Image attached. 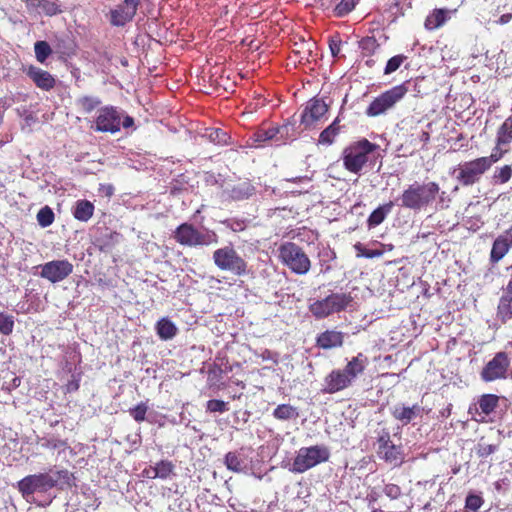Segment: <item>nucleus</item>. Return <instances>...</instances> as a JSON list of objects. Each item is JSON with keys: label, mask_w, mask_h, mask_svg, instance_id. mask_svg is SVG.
Returning a JSON list of instances; mask_svg holds the SVG:
<instances>
[{"label": "nucleus", "mask_w": 512, "mask_h": 512, "mask_svg": "<svg viewBox=\"0 0 512 512\" xmlns=\"http://www.w3.org/2000/svg\"><path fill=\"white\" fill-rule=\"evenodd\" d=\"M498 145L508 146L512 142V117H508L499 127L496 136Z\"/></svg>", "instance_id": "30"}, {"label": "nucleus", "mask_w": 512, "mask_h": 512, "mask_svg": "<svg viewBox=\"0 0 512 512\" xmlns=\"http://www.w3.org/2000/svg\"><path fill=\"white\" fill-rule=\"evenodd\" d=\"M223 224L234 232L243 231L245 229V222L242 220L227 219Z\"/></svg>", "instance_id": "52"}, {"label": "nucleus", "mask_w": 512, "mask_h": 512, "mask_svg": "<svg viewBox=\"0 0 512 512\" xmlns=\"http://www.w3.org/2000/svg\"><path fill=\"white\" fill-rule=\"evenodd\" d=\"M37 221L43 228L50 226L54 221L53 210L48 206L41 208L37 213Z\"/></svg>", "instance_id": "41"}, {"label": "nucleus", "mask_w": 512, "mask_h": 512, "mask_svg": "<svg viewBox=\"0 0 512 512\" xmlns=\"http://www.w3.org/2000/svg\"><path fill=\"white\" fill-rule=\"evenodd\" d=\"M329 458L330 450L325 445L302 447L298 450L289 470L293 473H304L318 464L327 462Z\"/></svg>", "instance_id": "4"}, {"label": "nucleus", "mask_w": 512, "mask_h": 512, "mask_svg": "<svg viewBox=\"0 0 512 512\" xmlns=\"http://www.w3.org/2000/svg\"><path fill=\"white\" fill-rule=\"evenodd\" d=\"M446 21V10L444 9H436L433 13L427 17L425 21V26L428 29L439 28Z\"/></svg>", "instance_id": "37"}, {"label": "nucleus", "mask_w": 512, "mask_h": 512, "mask_svg": "<svg viewBox=\"0 0 512 512\" xmlns=\"http://www.w3.org/2000/svg\"><path fill=\"white\" fill-rule=\"evenodd\" d=\"M440 187L436 182L408 185L399 196L400 206L413 211H420L429 206L439 195Z\"/></svg>", "instance_id": "2"}, {"label": "nucleus", "mask_w": 512, "mask_h": 512, "mask_svg": "<svg viewBox=\"0 0 512 512\" xmlns=\"http://www.w3.org/2000/svg\"><path fill=\"white\" fill-rule=\"evenodd\" d=\"M497 316L502 322L512 318V279L508 282L499 300Z\"/></svg>", "instance_id": "24"}, {"label": "nucleus", "mask_w": 512, "mask_h": 512, "mask_svg": "<svg viewBox=\"0 0 512 512\" xmlns=\"http://www.w3.org/2000/svg\"><path fill=\"white\" fill-rule=\"evenodd\" d=\"M78 388H79L78 380L69 381L66 385V391L69 393L78 390Z\"/></svg>", "instance_id": "59"}, {"label": "nucleus", "mask_w": 512, "mask_h": 512, "mask_svg": "<svg viewBox=\"0 0 512 512\" xmlns=\"http://www.w3.org/2000/svg\"><path fill=\"white\" fill-rule=\"evenodd\" d=\"M359 0H341L334 8V13L338 17L349 14L356 6Z\"/></svg>", "instance_id": "43"}, {"label": "nucleus", "mask_w": 512, "mask_h": 512, "mask_svg": "<svg viewBox=\"0 0 512 512\" xmlns=\"http://www.w3.org/2000/svg\"><path fill=\"white\" fill-rule=\"evenodd\" d=\"M121 118L122 110L113 106L102 107L98 110L95 126H92V128L98 132L114 134L121 129Z\"/></svg>", "instance_id": "11"}, {"label": "nucleus", "mask_w": 512, "mask_h": 512, "mask_svg": "<svg viewBox=\"0 0 512 512\" xmlns=\"http://www.w3.org/2000/svg\"><path fill=\"white\" fill-rule=\"evenodd\" d=\"M512 247V229L500 234L493 242L490 252V263L496 264L501 261Z\"/></svg>", "instance_id": "18"}, {"label": "nucleus", "mask_w": 512, "mask_h": 512, "mask_svg": "<svg viewBox=\"0 0 512 512\" xmlns=\"http://www.w3.org/2000/svg\"><path fill=\"white\" fill-rule=\"evenodd\" d=\"M57 474H58L59 486H62V485L70 486L71 485L73 476L68 470H66V469L57 470Z\"/></svg>", "instance_id": "53"}, {"label": "nucleus", "mask_w": 512, "mask_h": 512, "mask_svg": "<svg viewBox=\"0 0 512 512\" xmlns=\"http://www.w3.org/2000/svg\"><path fill=\"white\" fill-rule=\"evenodd\" d=\"M210 142L218 145H224L228 143L229 135L226 131L220 128H208L203 134Z\"/></svg>", "instance_id": "34"}, {"label": "nucleus", "mask_w": 512, "mask_h": 512, "mask_svg": "<svg viewBox=\"0 0 512 512\" xmlns=\"http://www.w3.org/2000/svg\"><path fill=\"white\" fill-rule=\"evenodd\" d=\"M406 58L407 57L404 55H395L392 58H390L387 61L386 67L384 69V74L388 75L395 72L406 60Z\"/></svg>", "instance_id": "44"}, {"label": "nucleus", "mask_w": 512, "mask_h": 512, "mask_svg": "<svg viewBox=\"0 0 512 512\" xmlns=\"http://www.w3.org/2000/svg\"><path fill=\"white\" fill-rule=\"evenodd\" d=\"M378 456L384 459L386 462L393 465H399L402 463L401 447L396 446L393 442L386 448L377 451Z\"/></svg>", "instance_id": "28"}, {"label": "nucleus", "mask_w": 512, "mask_h": 512, "mask_svg": "<svg viewBox=\"0 0 512 512\" xmlns=\"http://www.w3.org/2000/svg\"><path fill=\"white\" fill-rule=\"evenodd\" d=\"M291 129L292 126L290 125L271 127L268 129H259L253 133V135L249 138V141H251V146L254 147H260L267 141H275L277 145H280L284 137L289 134Z\"/></svg>", "instance_id": "15"}, {"label": "nucleus", "mask_w": 512, "mask_h": 512, "mask_svg": "<svg viewBox=\"0 0 512 512\" xmlns=\"http://www.w3.org/2000/svg\"><path fill=\"white\" fill-rule=\"evenodd\" d=\"M14 327L13 317L4 313H0V333L9 335Z\"/></svg>", "instance_id": "45"}, {"label": "nucleus", "mask_w": 512, "mask_h": 512, "mask_svg": "<svg viewBox=\"0 0 512 512\" xmlns=\"http://www.w3.org/2000/svg\"><path fill=\"white\" fill-rule=\"evenodd\" d=\"M488 170L489 168L480 157L459 164L458 168L454 170V173L455 178L461 185L472 186L478 183L482 175Z\"/></svg>", "instance_id": "9"}, {"label": "nucleus", "mask_w": 512, "mask_h": 512, "mask_svg": "<svg viewBox=\"0 0 512 512\" xmlns=\"http://www.w3.org/2000/svg\"><path fill=\"white\" fill-rule=\"evenodd\" d=\"M155 329L157 335L163 341L173 339L178 332L176 325L167 317L161 318L156 323Z\"/></svg>", "instance_id": "26"}, {"label": "nucleus", "mask_w": 512, "mask_h": 512, "mask_svg": "<svg viewBox=\"0 0 512 512\" xmlns=\"http://www.w3.org/2000/svg\"><path fill=\"white\" fill-rule=\"evenodd\" d=\"M27 75L42 90H51L56 84L55 78L49 72L35 66L27 69Z\"/></svg>", "instance_id": "22"}, {"label": "nucleus", "mask_w": 512, "mask_h": 512, "mask_svg": "<svg viewBox=\"0 0 512 512\" xmlns=\"http://www.w3.org/2000/svg\"><path fill=\"white\" fill-rule=\"evenodd\" d=\"M341 41L340 40H330L329 48L331 51L332 56L336 57L339 55L341 51Z\"/></svg>", "instance_id": "56"}, {"label": "nucleus", "mask_w": 512, "mask_h": 512, "mask_svg": "<svg viewBox=\"0 0 512 512\" xmlns=\"http://www.w3.org/2000/svg\"><path fill=\"white\" fill-rule=\"evenodd\" d=\"M206 409L211 413H224L228 410V405L222 400L212 399L207 402Z\"/></svg>", "instance_id": "48"}, {"label": "nucleus", "mask_w": 512, "mask_h": 512, "mask_svg": "<svg viewBox=\"0 0 512 512\" xmlns=\"http://www.w3.org/2000/svg\"><path fill=\"white\" fill-rule=\"evenodd\" d=\"M224 462L228 470L236 473H247L250 469V461L243 449L228 452Z\"/></svg>", "instance_id": "20"}, {"label": "nucleus", "mask_w": 512, "mask_h": 512, "mask_svg": "<svg viewBox=\"0 0 512 512\" xmlns=\"http://www.w3.org/2000/svg\"><path fill=\"white\" fill-rule=\"evenodd\" d=\"M353 298L349 293H331L322 299H310L308 311L317 319H325L332 314L345 311L352 303Z\"/></svg>", "instance_id": "3"}, {"label": "nucleus", "mask_w": 512, "mask_h": 512, "mask_svg": "<svg viewBox=\"0 0 512 512\" xmlns=\"http://www.w3.org/2000/svg\"><path fill=\"white\" fill-rule=\"evenodd\" d=\"M394 206L393 201H389L383 205H380L378 208H376L368 217L367 219V225L369 228H374L378 225H380L387 215L392 211V208Z\"/></svg>", "instance_id": "27"}, {"label": "nucleus", "mask_w": 512, "mask_h": 512, "mask_svg": "<svg viewBox=\"0 0 512 512\" xmlns=\"http://www.w3.org/2000/svg\"><path fill=\"white\" fill-rule=\"evenodd\" d=\"M279 258L292 272L305 275L311 262L303 249L293 242H285L279 247Z\"/></svg>", "instance_id": "7"}, {"label": "nucleus", "mask_w": 512, "mask_h": 512, "mask_svg": "<svg viewBox=\"0 0 512 512\" xmlns=\"http://www.w3.org/2000/svg\"><path fill=\"white\" fill-rule=\"evenodd\" d=\"M63 12L61 3L57 0H43L38 13L52 17Z\"/></svg>", "instance_id": "36"}, {"label": "nucleus", "mask_w": 512, "mask_h": 512, "mask_svg": "<svg viewBox=\"0 0 512 512\" xmlns=\"http://www.w3.org/2000/svg\"><path fill=\"white\" fill-rule=\"evenodd\" d=\"M429 139H430L429 133H428V132L423 131V132L421 133L420 140L426 143V142H428V141H429Z\"/></svg>", "instance_id": "64"}, {"label": "nucleus", "mask_w": 512, "mask_h": 512, "mask_svg": "<svg viewBox=\"0 0 512 512\" xmlns=\"http://www.w3.org/2000/svg\"><path fill=\"white\" fill-rule=\"evenodd\" d=\"M343 343L344 333L336 330H326L316 338V346L324 350L341 347Z\"/></svg>", "instance_id": "21"}, {"label": "nucleus", "mask_w": 512, "mask_h": 512, "mask_svg": "<svg viewBox=\"0 0 512 512\" xmlns=\"http://www.w3.org/2000/svg\"><path fill=\"white\" fill-rule=\"evenodd\" d=\"M73 272V264L68 260H53L41 265L40 276L51 283L63 281Z\"/></svg>", "instance_id": "13"}, {"label": "nucleus", "mask_w": 512, "mask_h": 512, "mask_svg": "<svg viewBox=\"0 0 512 512\" xmlns=\"http://www.w3.org/2000/svg\"><path fill=\"white\" fill-rule=\"evenodd\" d=\"M483 505V499L476 494H468L465 500V507L472 512H477Z\"/></svg>", "instance_id": "47"}, {"label": "nucleus", "mask_w": 512, "mask_h": 512, "mask_svg": "<svg viewBox=\"0 0 512 512\" xmlns=\"http://www.w3.org/2000/svg\"><path fill=\"white\" fill-rule=\"evenodd\" d=\"M328 111V105L318 98L309 100L301 114V124L305 128L313 126Z\"/></svg>", "instance_id": "16"}, {"label": "nucleus", "mask_w": 512, "mask_h": 512, "mask_svg": "<svg viewBox=\"0 0 512 512\" xmlns=\"http://www.w3.org/2000/svg\"><path fill=\"white\" fill-rule=\"evenodd\" d=\"M34 51L37 61L44 63L51 54L52 50L46 41H37L34 45Z\"/></svg>", "instance_id": "39"}, {"label": "nucleus", "mask_w": 512, "mask_h": 512, "mask_svg": "<svg viewBox=\"0 0 512 512\" xmlns=\"http://www.w3.org/2000/svg\"><path fill=\"white\" fill-rule=\"evenodd\" d=\"M351 385L352 383L343 369H334L325 377L322 391L324 393L334 394Z\"/></svg>", "instance_id": "17"}, {"label": "nucleus", "mask_w": 512, "mask_h": 512, "mask_svg": "<svg viewBox=\"0 0 512 512\" xmlns=\"http://www.w3.org/2000/svg\"><path fill=\"white\" fill-rule=\"evenodd\" d=\"M254 192V186L247 181L238 183L234 185L232 188H227L224 190V194H227L229 198L236 201L247 199L250 196H252Z\"/></svg>", "instance_id": "25"}, {"label": "nucleus", "mask_w": 512, "mask_h": 512, "mask_svg": "<svg viewBox=\"0 0 512 512\" xmlns=\"http://www.w3.org/2000/svg\"><path fill=\"white\" fill-rule=\"evenodd\" d=\"M499 397L495 394H484L478 400L479 409L487 416L490 415L498 406Z\"/></svg>", "instance_id": "32"}, {"label": "nucleus", "mask_w": 512, "mask_h": 512, "mask_svg": "<svg viewBox=\"0 0 512 512\" xmlns=\"http://www.w3.org/2000/svg\"><path fill=\"white\" fill-rule=\"evenodd\" d=\"M134 125V119L130 117L129 115H125L122 111V118H121V127L123 128H130Z\"/></svg>", "instance_id": "57"}, {"label": "nucleus", "mask_w": 512, "mask_h": 512, "mask_svg": "<svg viewBox=\"0 0 512 512\" xmlns=\"http://www.w3.org/2000/svg\"><path fill=\"white\" fill-rule=\"evenodd\" d=\"M141 0H123L109 13L112 26L123 27L135 17Z\"/></svg>", "instance_id": "14"}, {"label": "nucleus", "mask_w": 512, "mask_h": 512, "mask_svg": "<svg viewBox=\"0 0 512 512\" xmlns=\"http://www.w3.org/2000/svg\"><path fill=\"white\" fill-rule=\"evenodd\" d=\"M383 492L391 500L398 499L402 494L401 488L393 483L386 484L384 486Z\"/></svg>", "instance_id": "51"}, {"label": "nucleus", "mask_w": 512, "mask_h": 512, "mask_svg": "<svg viewBox=\"0 0 512 512\" xmlns=\"http://www.w3.org/2000/svg\"><path fill=\"white\" fill-rule=\"evenodd\" d=\"M391 415L396 420L401 422L403 426H405L411 423L417 417H422L423 408L418 404L406 406L404 404L399 403L391 408Z\"/></svg>", "instance_id": "19"}, {"label": "nucleus", "mask_w": 512, "mask_h": 512, "mask_svg": "<svg viewBox=\"0 0 512 512\" xmlns=\"http://www.w3.org/2000/svg\"><path fill=\"white\" fill-rule=\"evenodd\" d=\"M510 367V359L505 352H498L483 367L480 376L484 382L506 379Z\"/></svg>", "instance_id": "12"}, {"label": "nucleus", "mask_w": 512, "mask_h": 512, "mask_svg": "<svg viewBox=\"0 0 512 512\" xmlns=\"http://www.w3.org/2000/svg\"><path fill=\"white\" fill-rule=\"evenodd\" d=\"M49 476L55 480V487L59 486V480H58V474H57V471H51L50 473H48Z\"/></svg>", "instance_id": "63"}, {"label": "nucleus", "mask_w": 512, "mask_h": 512, "mask_svg": "<svg viewBox=\"0 0 512 512\" xmlns=\"http://www.w3.org/2000/svg\"><path fill=\"white\" fill-rule=\"evenodd\" d=\"M76 103L84 113H90L101 104V100L98 97L83 96Z\"/></svg>", "instance_id": "38"}, {"label": "nucleus", "mask_w": 512, "mask_h": 512, "mask_svg": "<svg viewBox=\"0 0 512 512\" xmlns=\"http://www.w3.org/2000/svg\"><path fill=\"white\" fill-rule=\"evenodd\" d=\"M378 150V145L367 139L360 140L344 149L343 165L349 172L355 174H359L366 167L373 169L380 157Z\"/></svg>", "instance_id": "1"}, {"label": "nucleus", "mask_w": 512, "mask_h": 512, "mask_svg": "<svg viewBox=\"0 0 512 512\" xmlns=\"http://www.w3.org/2000/svg\"><path fill=\"white\" fill-rule=\"evenodd\" d=\"M148 406L146 403L141 402L137 406L129 409V414L133 417L136 422H142L145 420Z\"/></svg>", "instance_id": "46"}, {"label": "nucleus", "mask_w": 512, "mask_h": 512, "mask_svg": "<svg viewBox=\"0 0 512 512\" xmlns=\"http://www.w3.org/2000/svg\"><path fill=\"white\" fill-rule=\"evenodd\" d=\"M498 449L497 445H493V444H486L484 442H479L477 444V448H476V453L479 457L481 458H486L488 457L489 455L493 454L494 452H496Z\"/></svg>", "instance_id": "49"}, {"label": "nucleus", "mask_w": 512, "mask_h": 512, "mask_svg": "<svg viewBox=\"0 0 512 512\" xmlns=\"http://www.w3.org/2000/svg\"><path fill=\"white\" fill-rule=\"evenodd\" d=\"M212 258L215 266L222 271L231 272L236 276H244L248 273L247 262L231 245L216 249Z\"/></svg>", "instance_id": "6"}, {"label": "nucleus", "mask_w": 512, "mask_h": 512, "mask_svg": "<svg viewBox=\"0 0 512 512\" xmlns=\"http://www.w3.org/2000/svg\"><path fill=\"white\" fill-rule=\"evenodd\" d=\"M503 147H505V145H498L496 143V146L489 156L481 157L489 169L494 163L498 162L505 153H507L508 149H503Z\"/></svg>", "instance_id": "40"}, {"label": "nucleus", "mask_w": 512, "mask_h": 512, "mask_svg": "<svg viewBox=\"0 0 512 512\" xmlns=\"http://www.w3.org/2000/svg\"><path fill=\"white\" fill-rule=\"evenodd\" d=\"M175 240L184 246H210L218 243V235L212 230L200 231L192 224L183 223L174 232Z\"/></svg>", "instance_id": "5"}, {"label": "nucleus", "mask_w": 512, "mask_h": 512, "mask_svg": "<svg viewBox=\"0 0 512 512\" xmlns=\"http://www.w3.org/2000/svg\"><path fill=\"white\" fill-rule=\"evenodd\" d=\"M262 357L264 360H273L274 363H277V359H274L272 357V353L268 350L264 351L263 354H262Z\"/></svg>", "instance_id": "62"}, {"label": "nucleus", "mask_w": 512, "mask_h": 512, "mask_svg": "<svg viewBox=\"0 0 512 512\" xmlns=\"http://www.w3.org/2000/svg\"><path fill=\"white\" fill-rule=\"evenodd\" d=\"M94 213V205L88 200H79L74 207L73 216L83 222H87Z\"/></svg>", "instance_id": "29"}, {"label": "nucleus", "mask_w": 512, "mask_h": 512, "mask_svg": "<svg viewBox=\"0 0 512 512\" xmlns=\"http://www.w3.org/2000/svg\"><path fill=\"white\" fill-rule=\"evenodd\" d=\"M407 92L408 87L405 84H400L381 93L369 104L366 109V115L369 117H378L386 114L404 98Z\"/></svg>", "instance_id": "8"}, {"label": "nucleus", "mask_w": 512, "mask_h": 512, "mask_svg": "<svg viewBox=\"0 0 512 512\" xmlns=\"http://www.w3.org/2000/svg\"><path fill=\"white\" fill-rule=\"evenodd\" d=\"M355 249L357 251V256H362L365 258H376L382 256V251L380 250H370L364 247L361 243L355 244Z\"/></svg>", "instance_id": "50"}, {"label": "nucleus", "mask_w": 512, "mask_h": 512, "mask_svg": "<svg viewBox=\"0 0 512 512\" xmlns=\"http://www.w3.org/2000/svg\"><path fill=\"white\" fill-rule=\"evenodd\" d=\"M143 475L146 476L147 478H151V479L157 478L156 476H154V466H150L149 468L144 469Z\"/></svg>", "instance_id": "60"}, {"label": "nucleus", "mask_w": 512, "mask_h": 512, "mask_svg": "<svg viewBox=\"0 0 512 512\" xmlns=\"http://www.w3.org/2000/svg\"><path fill=\"white\" fill-rule=\"evenodd\" d=\"M375 41L372 38H366L361 41V47L363 49L368 48L370 45H374Z\"/></svg>", "instance_id": "61"}, {"label": "nucleus", "mask_w": 512, "mask_h": 512, "mask_svg": "<svg viewBox=\"0 0 512 512\" xmlns=\"http://www.w3.org/2000/svg\"><path fill=\"white\" fill-rule=\"evenodd\" d=\"M26 7L30 11L39 12L43 0H24Z\"/></svg>", "instance_id": "55"}, {"label": "nucleus", "mask_w": 512, "mask_h": 512, "mask_svg": "<svg viewBox=\"0 0 512 512\" xmlns=\"http://www.w3.org/2000/svg\"><path fill=\"white\" fill-rule=\"evenodd\" d=\"M512 177V167L510 165H504L500 168H496L492 175V183L494 185L505 184Z\"/></svg>", "instance_id": "35"}, {"label": "nucleus", "mask_w": 512, "mask_h": 512, "mask_svg": "<svg viewBox=\"0 0 512 512\" xmlns=\"http://www.w3.org/2000/svg\"><path fill=\"white\" fill-rule=\"evenodd\" d=\"M273 416L282 421L297 419L299 417L298 409L290 404H280L274 411Z\"/></svg>", "instance_id": "31"}, {"label": "nucleus", "mask_w": 512, "mask_h": 512, "mask_svg": "<svg viewBox=\"0 0 512 512\" xmlns=\"http://www.w3.org/2000/svg\"><path fill=\"white\" fill-rule=\"evenodd\" d=\"M53 480L47 473L28 475L18 482V489L23 497L28 498L34 493H45L55 487Z\"/></svg>", "instance_id": "10"}, {"label": "nucleus", "mask_w": 512, "mask_h": 512, "mask_svg": "<svg viewBox=\"0 0 512 512\" xmlns=\"http://www.w3.org/2000/svg\"><path fill=\"white\" fill-rule=\"evenodd\" d=\"M173 464L170 461L162 460L154 466V476L161 479H166L173 471Z\"/></svg>", "instance_id": "42"}, {"label": "nucleus", "mask_w": 512, "mask_h": 512, "mask_svg": "<svg viewBox=\"0 0 512 512\" xmlns=\"http://www.w3.org/2000/svg\"><path fill=\"white\" fill-rule=\"evenodd\" d=\"M336 118L327 128H325L319 136L318 143L323 145H331L335 137L338 135L340 127Z\"/></svg>", "instance_id": "33"}, {"label": "nucleus", "mask_w": 512, "mask_h": 512, "mask_svg": "<svg viewBox=\"0 0 512 512\" xmlns=\"http://www.w3.org/2000/svg\"><path fill=\"white\" fill-rule=\"evenodd\" d=\"M512 13H506L500 16V18L496 21L497 24L504 25L511 21Z\"/></svg>", "instance_id": "58"}, {"label": "nucleus", "mask_w": 512, "mask_h": 512, "mask_svg": "<svg viewBox=\"0 0 512 512\" xmlns=\"http://www.w3.org/2000/svg\"><path fill=\"white\" fill-rule=\"evenodd\" d=\"M368 364V357L363 353H358L348 361L343 370L351 383H353L358 376L363 374Z\"/></svg>", "instance_id": "23"}, {"label": "nucleus", "mask_w": 512, "mask_h": 512, "mask_svg": "<svg viewBox=\"0 0 512 512\" xmlns=\"http://www.w3.org/2000/svg\"><path fill=\"white\" fill-rule=\"evenodd\" d=\"M377 443H378V450L377 451H380V450L386 448L389 444H391L392 441L390 439L389 433L388 432H383L378 437Z\"/></svg>", "instance_id": "54"}]
</instances>
